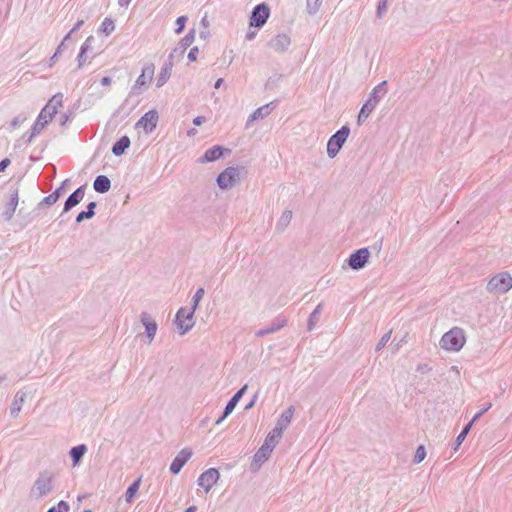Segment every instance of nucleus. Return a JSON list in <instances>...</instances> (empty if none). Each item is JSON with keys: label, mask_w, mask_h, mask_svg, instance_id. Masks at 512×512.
<instances>
[{"label": "nucleus", "mask_w": 512, "mask_h": 512, "mask_svg": "<svg viewBox=\"0 0 512 512\" xmlns=\"http://www.w3.org/2000/svg\"><path fill=\"white\" fill-rule=\"evenodd\" d=\"M101 84L103 86H108L111 84V78L109 77H103L102 80H101Z\"/></svg>", "instance_id": "nucleus-42"}, {"label": "nucleus", "mask_w": 512, "mask_h": 512, "mask_svg": "<svg viewBox=\"0 0 512 512\" xmlns=\"http://www.w3.org/2000/svg\"><path fill=\"white\" fill-rule=\"evenodd\" d=\"M270 10L266 4L257 5L251 15L250 25L255 27L263 26L269 18Z\"/></svg>", "instance_id": "nucleus-8"}, {"label": "nucleus", "mask_w": 512, "mask_h": 512, "mask_svg": "<svg viewBox=\"0 0 512 512\" xmlns=\"http://www.w3.org/2000/svg\"><path fill=\"white\" fill-rule=\"evenodd\" d=\"M140 478L132 483L126 491V501L131 502L140 487Z\"/></svg>", "instance_id": "nucleus-28"}, {"label": "nucleus", "mask_w": 512, "mask_h": 512, "mask_svg": "<svg viewBox=\"0 0 512 512\" xmlns=\"http://www.w3.org/2000/svg\"><path fill=\"white\" fill-rule=\"evenodd\" d=\"M48 200H50V201H56V198H53V195H49Z\"/></svg>", "instance_id": "nucleus-50"}, {"label": "nucleus", "mask_w": 512, "mask_h": 512, "mask_svg": "<svg viewBox=\"0 0 512 512\" xmlns=\"http://www.w3.org/2000/svg\"><path fill=\"white\" fill-rule=\"evenodd\" d=\"M319 310H320V306H318V307L315 309V311L313 312V314H312V315L314 316L316 313H318V312H319Z\"/></svg>", "instance_id": "nucleus-51"}, {"label": "nucleus", "mask_w": 512, "mask_h": 512, "mask_svg": "<svg viewBox=\"0 0 512 512\" xmlns=\"http://www.w3.org/2000/svg\"><path fill=\"white\" fill-rule=\"evenodd\" d=\"M48 200H50V201H56V198H53V195H49Z\"/></svg>", "instance_id": "nucleus-49"}, {"label": "nucleus", "mask_w": 512, "mask_h": 512, "mask_svg": "<svg viewBox=\"0 0 512 512\" xmlns=\"http://www.w3.org/2000/svg\"><path fill=\"white\" fill-rule=\"evenodd\" d=\"M368 257H369V252L366 248L359 249L358 251H356L355 253H353L350 256L349 265L353 269H360L365 265V263L368 260Z\"/></svg>", "instance_id": "nucleus-11"}, {"label": "nucleus", "mask_w": 512, "mask_h": 512, "mask_svg": "<svg viewBox=\"0 0 512 512\" xmlns=\"http://www.w3.org/2000/svg\"><path fill=\"white\" fill-rule=\"evenodd\" d=\"M283 433V427L276 426L267 436L265 443L271 444L272 447H275L278 440L281 438Z\"/></svg>", "instance_id": "nucleus-23"}, {"label": "nucleus", "mask_w": 512, "mask_h": 512, "mask_svg": "<svg viewBox=\"0 0 512 512\" xmlns=\"http://www.w3.org/2000/svg\"><path fill=\"white\" fill-rule=\"evenodd\" d=\"M63 48H64V43H61V45L58 47L57 51L53 55L52 60H55L61 54Z\"/></svg>", "instance_id": "nucleus-40"}, {"label": "nucleus", "mask_w": 512, "mask_h": 512, "mask_svg": "<svg viewBox=\"0 0 512 512\" xmlns=\"http://www.w3.org/2000/svg\"><path fill=\"white\" fill-rule=\"evenodd\" d=\"M473 425V421L469 422L465 427L464 429L462 430V432L457 436V439H456V447H455V450L458 448L459 445H461V443L464 441V439L466 438L467 434L469 433L471 427Z\"/></svg>", "instance_id": "nucleus-31"}, {"label": "nucleus", "mask_w": 512, "mask_h": 512, "mask_svg": "<svg viewBox=\"0 0 512 512\" xmlns=\"http://www.w3.org/2000/svg\"><path fill=\"white\" fill-rule=\"evenodd\" d=\"M159 119L156 110L146 112L135 124V129L142 131L144 134L151 133L157 126Z\"/></svg>", "instance_id": "nucleus-3"}, {"label": "nucleus", "mask_w": 512, "mask_h": 512, "mask_svg": "<svg viewBox=\"0 0 512 512\" xmlns=\"http://www.w3.org/2000/svg\"><path fill=\"white\" fill-rule=\"evenodd\" d=\"M294 414L293 407L288 408L282 415L276 426L283 427V429L290 423Z\"/></svg>", "instance_id": "nucleus-26"}, {"label": "nucleus", "mask_w": 512, "mask_h": 512, "mask_svg": "<svg viewBox=\"0 0 512 512\" xmlns=\"http://www.w3.org/2000/svg\"><path fill=\"white\" fill-rule=\"evenodd\" d=\"M53 117L54 116H52L50 112L43 108L33 125V131L35 133H39L48 123L52 121Z\"/></svg>", "instance_id": "nucleus-13"}, {"label": "nucleus", "mask_w": 512, "mask_h": 512, "mask_svg": "<svg viewBox=\"0 0 512 512\" xmlns=\"http://www.w3.org/2000/svg\"><path fill=\"white\" fill-rule=\"evenodd\" d=\"M100 32L109 36L115 30V23L111 18H105L99 28Z\"/></svg>", "instance_id": "nucleus-25"}, {"label": "nucleus", "mask_w": 512, "mask_h": 512, "mask_svg": "<svg viewBox=\"0 0 512 512\" xmlns=\"http://www.w3.org/2000/svg\"><path fill=\"white\" fill-rule=\"evenodd\" d=\"M155 74V66L153 63H146L141 71V74L135 81L134 89L137 91H141L148 87L151 83Z\"/></svg>", "instance_id": "nucleus-6"}, {"label": "nucleus", "mask_w": 512, "mask_h": 512, "mask_svg": "<svg viewBox=\"0 0 512 512\" xmlns=\"http://www.w3.org/2000/svg\"><path fill=\"white\" fill-rule=\"evenodd\" d=\"M204 295V289L203 288H199L196 292V294L194 295V298H193V306L192 308L196 309L199 302L201 301L202 297Z\"/></svg>", "instance_id": "nucleus-35"}, {"label": "nucleus", "mask_w": 512, "mask_h": 512, "mask_svg": "<svg viewBox=\"0 0 512 512\" xmlns=\"http://www.w3.org/2000/svg\"><path fill=\"white\" fill-rule=\"evenodd\" d=\"M63 107V95H54L44 107L52 116H55L59 109Z\"/></svg>", "instance_id": "nucleus-14"}, {"label": "nucleus", "mask_w": 512, "mask_h": 512, "mask_svg": "<svg viewBox=\"0 0 512 512\" xmlns=\"http://www.w3.org/2000/svg\"><path fill=\"white\" fill-rule=\"evenodd\" d=\"M95 206H96V204L94 202L89 203V205L87 207L88 209L85 210V211H82L81 213H79L77 218H76V221L77 222H81L84 219L91 218L94 215V208H95Z\"/></svg>", "instance_id": "nucleus-27"}, {"label": "nucleus", "mask_w": 512, "mask_h": 512, "mask_svg": "<svg viewBox=\"0 0 512 512\" xmlns=\"http://www.w3.org/2000/svg\"><path fill=\"white\" fill-rule=\"evenodd\" d=\"M274 447L271 444L264 443L255 454L256 461H265L271 454Z\"/></svg>", "instance_id": "nucleus-24"}, {"label": "nucleus", "mask_w": 512, "mask_h": 512, "mask_svg": "<svg viewBox=\"0 0 512 512\" xmlns=\"http://www.w3.org/2000/svg\"><path fill=\"white\" fill-rule=\"evenodd\" d=\"M172 73V64L169 63L161 68V71L157 77V87H162L170 78Z\"/></svg>", "instance_id": "nucleus-20"}, {"label": "nucleus", "mask_w": 512, "mask_h": 512, "mask_svg": "<svg viewBox=\"0 0 512 512\" xmlns=\"http://www.w3.org/2000/svg\"><path fill=\"white\" fill-rule=\"evenodd\" d=\"M11 161L8 158H5L0 162V172L4 171L9 165Z\"/></svg>", "instance_id": "nucleus-39"}, {"label": "nucleus", "mask_w": 512, "mask_h": 512, "mask_svg": "<svg viewBox=\"0 0 512 512\" xmlns=\"http://www.w3.org/2000/svg\"><path fill=\"white\" fill-rule=\"evenodd\" d=\"M34 490L38 496H43L51 490V479L40 478L36 481Z\"/></svg>", "instance_id": "nucleus-17"}, {"label": "nucleus", "mask_w": 512, "mask_h": 512, "mask_svg": "<svg viewBox=\"0 0 512 512\" xmlns=\"http://www.w3.org/2000/svg\"><path fill=\"white\" fill-rule=\"evenodd\" d=\"M487 288L491 292L505 293L512 288V277L508 273H500L491 278Z\"/></svg>", "instance_id": "nucleus-2"}, {"label": "nucleus", "mask_w": 512, "mask_h": 512, "mask_svg": "<svg viewBox=\"0 0 512 512\" xmlns=\"http://www.w3.org/2000/svg\"><path fill=\"white\" fill-rule=\"evenodd\" d=\"M237 177V169L234 167H229L218 176L217 182L220 188L227 189L233 186Z\"/></svg>", "instance_id": "nucleus-10"}, {"label": "nucleus", "mask_w": 512, "mask_h": 512, "mask_svg": "<svg viewBox=\"0 0 512 512\" xmlns=\"http://www.w3.org/2000/svg\"><path fill=\"white\" fill-rule=\"evenodd\" d=\"M91 40H92V37H89L88 39H86V41L83 43V45L81 47V51L79 54L78 68H80L83 65L82 59H83L85 53L87 52V50H89L91 48Z\"/></svg>", "instance_id": "nucleus-32"}, {"label": "nucleus", "mask_w": 512, "mask_h": 512, "mask_svg": "<svg viewBox=\"0 0 512 512\" xmlns=\"http://www.w3.org/2000/svg\"><path fill=\"white\" fill-rule=\"evenodd\" d=\"M349 135V129L342 127L328 141L327 152L330 157H335Z\"/></svg>", "instance_id": "nucleus-4"}, {"label": "nucleus", "mask_w": 512, "mask_h": 512, "mask_svg": "<svg viewBox=\"0 0 512 512\" xmlns=\"http://www.w3.org/2000/svg\"><path fill=\"white\" fill-rule=\"evenodd\" d=\"M386 84V82H382L380 85H378L372 92L370 98L366 101V103L362 106L359 115H358V121L365 120L369 117L371 112L374 110L378 103V98L376 94L378 91L382 90L383 86Z\"/></svg>", "instance_id": "nucleus-7"}, {"label": "nucleus", "mask_w": 512, "mask_h": 512, "mask_svg": "<svg viewBox=\"0 0 512 512\" xmlns=\"http://www.w3.org/2000/svg\"><path fill=\"white\" fill-rule=\"evenodd\" d=\"M247 386L242 387L233 397L232 399L227 403L224 411L223 418L227 417L235 408L236 404L242 397L244 391L246 390Z\"/></svg>", "instance_id": "nucleus-19"}, {"label": "nucleus", "mask_w": 512, "mask_h": 512, "mask_svg": "<svg viewBox=\"0 0 512 512\" xmlns=\"http://www.w3.org/2000/svg\"><path fill=\"white\" fill-rule=\"evenodd\" d=\"M186 22H187V17L186 16H180L176 19V25H177V28L175 30V32L177 34H181L185 28V25H186Z\"/></svg>", "instance_id": "nucleus-33"}, {"label": "nucleus", "mask_w": 512, "mask_h": 512, "mask_svg": "<svg viewBox=\"0 0 512 512\" xmlns=\"http://www.w3.org/2000/svg\"><path fill=\"white\" fill-rule=\"evenodd\" d=\"M47 512H57V511H56V507H52V508H50Z\"/></svg>", "instance_id": "nucleus-52"}, {"label": "nucleus", "mask_w": 512, "mask_h": 512, "mask_svg": "<svg viewBox=\"0 0 512 512\" xmlns=\"http://www.w3.org/2000/svg\"><path fill=\"white\" fill-rule=\"evenodd\" d=\"M57 512H68L69 505L65 501H60L56 507Z\"/></svg>", "instance_id": "nucleus-36"}, {"label": "nucleus", "mask_w": 512, "mask_h": 512, "mask_svg": "<svg viewBox=\"0 0 512 512\" xmlns=\"http://www.w3.org/2000/svg\"><path fill=\"white\" fill-rule=\"evenodd\" d=\"M222 155L223 148L221 146H214L204 153L201 162H212L219 159Z\"/></svg>", "instance_id": "nucleus-16"}, {"label": "nucleus", "mask_w": 512, "mask_h": 512, "mask_svg": "<svg viewBox=\"0 0 512 512\" xmlns=\"http://www.w3.org/2000/svg\"><path fill=\"white\" fill-rule=\"evenodd\" d=\"M84 21L83 20H79L75 26L72 28V30L70 31V33H73L75 32L76 30H78L82 25H83Z\"/></svg>", "instance_id": "nucleus-41"}, {"label": "nucleus", "mask_w": 512, "mask_h": 512, "mask_svg": "<svg viewBox=\"0 0 512 512\" xmlns=\"http://www.w3.org/2000/svg\"><path fill=\"white\" fill-rule=\"evenodd\" d=\"M223 80L222 79H218L215 83V88H219L222 84Z\"/></svg>", "instance_id": "nucleus-46"}, {"label": "nucleus", "mask_w": 512, "mask_h": 512, "mask_svg": "<svg viewBox=\"0 0 512 512\" xmlns=\"http://www.w3.org/2000/svg\"><path fill=\"white\" fill-rule=\"evenodd\" d=\"M83 197H84V190L82 188H78L66 200L64 210L69 211L70 209H72L74 206H76L78 203L81 202Z\"/></svg>", "instance_id": "nucleus-15"}, {"label": "nucleus", "mask_w": 512, "mask_h": 512, "mask_svg": "<svg viewBox=\"0 0 512 512\" xmlns=\"http://www.w3.org/2000/svg\"><path fill=\"white\" fill-rule=\"evenodd\" d=\"M322 0H314V4H315V9L320 5Z\"/></svg>", "instance_id": "nucleus-47"}, {"label": "nucleus", "mask_w": 512, "mask_h": 512, "mask_svg": "<svg viewBox=\"0 0 512 512\" xmlns=\"http://www.w3.org/2000/svg\"><path fill=\"white\" fill-rule=\"evenodd\" d=\"M142 322H143V325L146 328V332L148 334V337L150 338V340H152L154 338L156 330H157L156 323L150 317H148L147 315H143Z\"/></svg>", "instance_id": "nucleus-21"}, {"label": "nucleus", "mask_w": 512, "mask_h": 512, "mask_svg": "<svg viewBox=\"0 0 512 512\" xmlns=\"http://www.w3.org/2000/svg\"><path fill=\"white\" fill-rule=\"evenodd\" d=\"M465 342L464 331L458 327H454L442 336L440 345L447 351L456 352L464 346Z\"/></svg>", "instance_id": "nucleus-1"}, {"label": "nucleus", "mask_w": 512, "mask_h": 512, "mask_svg": "<svg viewBox=\"0 0 512 512\" xmlns=\"http://www.w3.org/2000/svg\"><path fill=\"white\" fill-rule=\"evenodd\" d=\"M196 506H190L186 509V512H196Z\"/></svg>", "instance_id": "nucleus-45"}, {"label": "nucleus", "mask_w": 512, "mask_h": 512, "mask_svg": "<svg viewBox=\"0 0 512 512\" xmlns=\"http://www.w3.org/2000/svg\"><path fill=\"white\" fill-rule=\"evenodd\" d=\"M84 512H92L91 510H85Z\"/></svg>", "instance_id": "nucleus-53"}, {"label": "nucleus", "mask_w": 512, "mask_h": 512, "mask_svg": "<svg viewBox=\"0 0 512 512\" xmlns=\"http://www.w3.org/2000/svg\"><path fill=\"white\" fill-rule=\"evenodd\" d=\"M203 121H204V117L199 116V117H196V118L193 120V123H194L195 125H201V124L203 123Z\"/></svg>", "instance_id": "nucleus-44"}, {"label": "nucleus", "mask_w": 512, "mask_h": 512, "mask_svg": "<svg viewBox=\"0 0 512 512\" xmlns=\"http://www.w3.org/2000/svg\"><path fill=\"white\" fill-rule=\"evenodd\" d=\"M219 479V472L218 470L214 468H210L206 470L204 473H202L198 479V484L202 488H204L205 492L207 493L213 485L218 481Z\"/></svg>", "instance_id": "nucleus-9"}, {"label": "nucleus", "mask_w": 512, "mask_h": 512, "mask_svg": "<svg viewBox=\"0 0 512 512\" xmlns=\"http://www.w3.org/2000/svg\"><path fill=\"white\" fill-rule=\"evenodd\" d=\"M491 403H489L484 409H482L481 411H479L472 419L473 423L483 414L485 413L486 411H488L490 408H491Z\"/></svg>", "instance_id": "nucleus-38"}, {"label": "nucleus", "mask_w": 512, "mask_h": 512, "mask_svg": "<svg viewBox=\"0 0 512 512\" xmlns=\"http://www.w3.org/2000/svg\"><path fill=\"white\" fill-rule=\"evenodd\" d=\"M195 34H196V31L194 29L190 30L189 33L184 38L181 39L180 46L183 49L188 48L194 42Z\"/></svg>", "instance_id": "nucleus-30"}, {"label": "nucleus", "mask_w": 512, "mask_h": 512, "mask_svg": "<svg viewBox=\"0 0 512 512\" xmlns=\"http://www.w3.org/2000/svg\"><path fill=\"white\" fill-rule=\"evenodd\" d=\"M198 53H199V50L197 47L192 48L190 50V52L188 53V59L190 61H196L197 57H198Z\"/></svg>", "instance_id": "nucleus-37"}, {"label": "nucleus", "mask_w": 512, "mask_h": 512, "mask_svg": "<svg viewBox=\"0 0 512 512\" xmlns=\"http://www.w3.org/2000/svg\"><path fill=\"white\" fill-rule=\"evenodd\" d=\"M194 308H181L176 314V325L181 334L186 333L194 325L193 315Z\"/></svg>", "instance_id": "nucleus-5"}, {"label": "nucleus", "mask_w": 512, "mask_h": 512, "mask_svg": "<svg viewBox=\"0 0 512 512\" xmlns=\"http://www.w3.org/2000/svg\"><path fill=\"white\" fill-rule=\"evenodd\" d=\"M110 180L103 175L98 176L94 181V189L99 193H105L110 189Z\"/></svg>", "instance_id": "nucleus-18"}, {"label": "nucleus", "mask_w": 512, "mask_h": 512, "mask_svg": "<svg viewBox=\"0 0 512 512\" xmlns=\"http://www.w3.org/2000/svg\"><path fill=\"white\" fill-rule=\"evenodd\" d=\"M263 109H264V108H259L258 110H256V111L253 113L252 118H253V119H256V118H258V117L262 116V110H263Z\"/></svg>", "instance_id": "nucleus-43"}, {"label": "nucleus", "mask_w": 512, "mask_h": 512, "mask_svg": "<svg viewBox=\"0 0 512 512\" xmlns=\"http://www.w3.org/2000/svg\"><path fill=\"white\" fill-rule=\"evenodd\" d=\"M192 452L188 449H183L179 452L176 458L173 460L170 466V470L172 473L177 474L180 472L181 468L185 465V463L190 459Z\"/></svg>", "instance_id": "nucleus-12"}, {"label": "nucleus", "mask_w": 512, "mask_h": 512, "mask_svg": "<svg viewBox=\"0 0 512 512\" xmlns=\"http://www.w3.org/2000/svg\"><path fill=\"white\" fill-rule=\"evenodd\" d=\"M48 200H50V201H56V198H53V195H49Z\"/></svg>", "instance_id": "nucleus-48"}, {"label": "nucleus", "mask_w": 512, "mask_h": 512, "mask_svg": "<svg viewBox=\"0 0 512 512\" xmlns=\"http://www.w3.org/2000/svg\"><path fill=\"white\" fill-rule=\"evenodd\" d=\"M130 145V140L127 136H123L120 140H118L112 148V151L115 155H121L125 149H127Z\"/></svg>", "instance_id": "nucleus-22"}, {"label": "nucleus", "mask_w": 512, "mask_h": 512, "mask_svg": "<svg viewBox=\"0 0 512 512\" xmlns=\"http://www.w3.org/2000/svg\"><path fill=\"white\" fill-rule=\"evenodd\" d=\"M426 457V452L424 446H419L416 450L415 456H414V462L420 463L422 462Z\"/></svg>", "instance_id": "nucleus-34"}, {"label": "nucleus", "mask_w": 512, "mask_h": 512, "mask_svg": "<svg viewBox=\"0 0 512 512\" xmlns=\"http://www.w3.org/2000/svg\"><path fill=\"white\" fill-rule=\"evenodd\" d=\"M85 452L86 447L84 445H79L71 449L70 454L74 460V464H77L79 462V460L81 459Z\"/></svg>", "instance_id": "nucleus-29"}]
</instances>
